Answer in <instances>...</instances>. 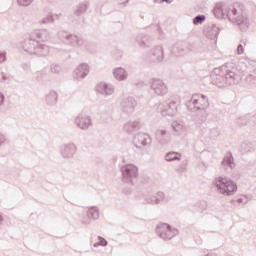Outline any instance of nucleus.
<instances>
[{
    "mask_svg": "<svg viewBox=\"0 0 256 256\" xmlns=\"http://www.w3.org/2000/svg\"><path fill=\"white\" fill-rule=\"evenodd\" d=\"M212 84L216 87H231L241 81V71L233 62L225 63L219 68H215L211 74Z\"/></svg>",
    "mask_w": 256,
    "mask_h": 256,
    "instance_id": "f257e3e1",
    "label": "nucleus"
},
{
    "mask_svg": "<svg viewBox=\"0 0 256 256\" xmlns=\"http://www.w3.org/2000/svg\"><path fill=\"white\" fill-rule=\"evenodd\" d=\"M51 39V33L47 29H39L33 31L28 39L23 43V49L30 55H37V57H47L49 55V46L47 41Z\"/></svg>",
    "mask_w": 256,
    "mask_h": 256,
    "instance_id": "f03ea898",
    "label": "nucleus"
},
{
    "mask_svg": "<svg viewBox=\"0 0 256 256\" xmlns=\"http://www.w3.org/2000/svg\"><path fill=\"white\" fill-rule=\"evenodd\" d=\"M185 105L191 113L205 111L209 107V98L205 94H193Z\"/></svg>",
    "mask_w": 256,
    "mask_h": 256,
    "instance_id": "7ed1b4c3",
    "label": "nucleus"
},
{
    "mask_svg": "<svg viewBox=\"0 0 256 256\" xmlns=\"http://www.w3.org/2000/svg\"><path fill=\"white\" fill-rule=\"evenodd\" d=\"M214 185L216 186L218 193H221V195L231 197V195H235V193H237V183L229 178H224L222 176L217 177L214 180Z\"/></svg>",
    "mask_w": 256,
    "mask_h": 256,
    "instance_id": "20e7f679",
    "label": "nucleus"
},
{
    "mask_svg": "<svg viewBox=\"0 0 256 256\" xmlns=\"http://www.w3.org/2000/svg\"><path fill=\"white\" fill-rule=\"evenodd\" d=\"M122 181L127 185H135L139 179V168L135 164H124L120 167Z\"/></svg>",
    "mask_w": 256,
    "mask_h": 256,
    "instance_id": "39448f33",
    "label": "nucleus"
},
{
    "mask_svg": "<svg viewBox=\"0 0 256 256\" xmlns=\"http://www.w3.org/2000/svg\"><path fill=\"white\" fill-rule=\"evenodd\" d=\"M58 39L64 43V45H70L71 47H83L85 45V40L83 38L65 30H60L58 32Z\"/></svg>",
    "mask_w": 256,
    "mask_h": 256,
    "instance_id": "423d86ee",
    "label": "nucleus"
},
{
    "mask_svg": "<svg viewBox=\"0 0 256 256\" xmlns=\"http://www.w3.org/2000/svg\"><path fill=\"white\" fill-rule=\"evenodd\" d=\"M156 235L163 241H171L173 237L179 235V229L171 226L168 223H159L156 226Z\"/></svg>",
    "mask_w": 256,
    "mask_h": 256,
    "instance_id": "0eeeda50",
    "label": "nucleus"
},
{
    "mask_svg": "<svg viewBox=\"0 0 256 256\" xmlns=\"http://www.w3.org/2000/svg\"><path fill=\"white\" fill-rule=\"evenodd\" d=\"M144 61L148 65L163 63V61H165V52L163 51V47L156 46L153 48L148 54L144 56Z\"/></svg>",
    "mask_w": 256,
    "mask_h": 256,
    "instance_id": "6e6552de",
    "label": "nucleus"
},
{
    "mask_svg": "<svg viewBox=\"0 0 256 256\" xmlns=\"http://www.w3.org/2000/svg\"><path fill=\"white\" fill-rule=\"evenodd\" d=\"M177 107H179L178 101L167 100L159 104L158 111H160L162 117H175L177 115Z\"/></svg>",
    "mask_w": 256,
    "mask_h": 256,
    "instance_id": "1a4fd4ad",
    "label": "nucleus"
},
{
    "mask_svg": "<svg viewBox=\"0 0 256 256\" xmlns=\"http://www.w3.org/2000/svg\"><path fill=\"white\" fill-rule=\"evenodd\" d=\"M143 205H167L169 203V196L163 191H158L155 195L144 197Z\"/></svg>",
    "mask_w": 256,
    "mask_h": 256,
    "instance_id": "9d476101",
    "label": "nucleus"
},
{
    "mask_svg": "<svg viewBox=\"0 0 256 256\" xmlns=\"http://www.w3.org/2000/svg\"><path fill=\"white\" fill-rule=\"evenodd\" d=\"M132 143L136 149H149L153 143V138L147 133H138L134 136Z\"/></svg>",
    "mask_w": 256,
    "mask_h": 256,
    "instance_id": "9b49d317",
    "label": "nucleus"
},
{
    "mask_svg": "<svg viewBox=\"0 0 256 256\" xmlns=\"http://www.w3.org/2000/svg\"><path fill=\"white\" fill-rule=\"evenodd\" d=\"M150 89L153 91L154 95L157 97H163L169 93V88H167V84L163 82L161 79L153 78L150 81Z\"/></svg>",
    "mask_w": 256,
    "mask_h": 256,
    "instance_id": "f8f14e48",
    "label": "nucleus"
},
{
    "mask_svg": "<svg viewBox=\"0 0 256 256\" xmlns=\"http://www.w3.org/2000/svg\"><path fill=\"white\" fill-rule=\"evenodd\" d=\"M221 25L215 23H209L204 27L203 33L212 41H217V37H219V33L221 32Z\"/></svg>",
    "mask_w": 256,
    "mask_h": 256,
    "instance_id": "ddd939ff",
    "label": "nucleus"
},
{
    "mask_svg": "<svg viewBox=\"0 0 256 256\" xmlns=\"http://www.w3.org/2000/svg\"><path fill=\"white\" fill-rule=\"evenodd\" d=\"M75 125L78 127V129H81L82 131H87V129L93 127V120L91 119V116L79 114L75 118Z\"/></svg>",
    "mask_w": 256,
    "mask_h": 256,
    "instance_id": "4468645a",
    "label": "nucleus"
},
{
    "mask_svg": "<svg viewBox=\"0 0 256 256\" xmlns=\"http://www.w3.org/2000/svg\"><path fill=\"white\" fill-rule=\"evenodd\" d=\"M120 107L123 113H126V115H131V113H133L137 107V100L131 96L124 98L120 103Z\"/></svg>",
    "mask_w": 256,
    "mask_h": 256,
    "instance_id": "2eb2a0df",
    "label": "nucleus"
},
{
    "mask_svg": "<svg viewBox=\"0 0 256 256\" xmlns=\"http://www.w3.org/2000/svg\"><path fill=\"white\" fill-rule=\"evenodd\" d=\"M75 153H77V146L73 143L64 144L60 147V155L63 159H73Z\"/></svg>",
    "mask_w": 256,
    "mask_h": 256,
    "instance_id": "dca6fc26",
    "label": "nucleus"
},
{
    "mask_svg": "<svg viewBox=\"0 0 256 256\" xmlns=\"http://www.w3.org/2000/svg\"><path fill=\"white\" fill-rule=\"evenodd\" d=\"M87 218L82 219V225H91V221L99 219V207L91 206L86 212Z\"/></svg>",
    "mask_w": 256,
    "mask_h": 256,
    "instance_id": "f3484780",
    "label": "nucleus"
},
{
    "mask_svg": "<svg viewBox=\"0 0 256 256\" xmlns=\"http://www.w3.org/2000/svg\"><path fill=\"white\" fill-rule=\"evenodd\" d=\"M155 139L159 145H169L171 141V134L165 129H157L155 132Z\"/></svg>",
    "mask_w": 256,
    "mask_h": 256,
    "instance_id": "a211bd4d",
    "label": "nucleus"
},
{
    "mask_svg": "<svg viewBox=\"0 0 256 256\" xmlns=\"http://www.w3.org/2000/svg\"><path fill=\"white\" fill-rule=\"evenodd\" d=\"M89 75V65L86 63L80 64L74 71V79L76 81H82V79H85Z\"/></svg>",
    "mask_w": 256,
    "mask_h": 256,
    "instance_id": "6ab92c4d",
    "label": "nucleus"
},
{
    "mask_svg": "<svg viewBox=\"0 0 256 256\" xmlns=\"http://www.w3.org/2000/svg\"><path fill=\"white\" fill-rule=\"evenodd\" d=\"M96 91L100 93V95H113V93H115V87L111 84L101 82L96 86Z\"/></svg>",
    "mask_w": 256,
    "mask_h": 256,
    "instance_id": "aec40b11",
    "label": "nucleus"
},
{
    "mask_svg": "<svg viewBox=\"0 0 256 256\" xmlns=\"http://www.w3.org/2000/svg\"><path fill=\"white\" fill-rule=\"evenodd\" d=\"M222 167H225V169H235V158H233V153L231 151H228L226 155L224 156L222 162H221Z\"/></svg>",
    "mask_w": 256,
    "mask_h": 256,
    "instance_id": "412c9836",
    "label": "nucleus"
},
{
    "mask_svg": "<svg viewBox=\"0 0 256 256\" xmlns=\"http://www.w3.org/2000/svg\"><path fill=\"white\" fill-rule=\"evenodd\" d=\"M57 101H59V94L56 91L51 90L46 94L45 103L49 107H55V105H57Z\"/></svg>",
    "mask_w": 256,
    "mask_h": 256,
    "instance_id": "4be33fe9",
    "label": "nucleus"
},
{
    "mask_svg": "<svg viewBox=\"0 0 256 256\" xmlns=\"http://www.w3.org/2000/svg\"><path fill=\"white\" fill-rule=\"evenodd\" d=\"M87 9H89V1L84 0L76 5L74 15L76 17H81L84 13H87Z\"/></svg>",
    "mask_w": 256,
    "mask_h": 256,
    "instance_id": "5701e85b",
    "label": "nucleus"
},
{
    "mask_svg": "<svg viewBox=\"0 0 256 256\" xmlns=\"http://www.w3.org/2000/svg\"><path fill=\"white\" fill-rule=\"evenodd\" d=\"M136 43L139 45V47H151V36L147 34H139L136 37Z\"/></svg>",
    "mask_w": 256,
    "mask_h": 256,
    "instance_id": "b1692460",
    "label": "nucleus"
},
{
    "mask_svg": "<svg viewBox=\"0 0 256 256\" xmlns=\"http://www.w3.org/2000/svg\"><path fill=\"white\" fill-rule=\"evenodd\" d=\"M141 129V122L139 121H130L124 124L123 130L126 133H135V131H139Z\"/></svg>",
    "mask_w": 256,
    "mask_h": 256,
    "instance_id": "393cba45",
    "label": "nucleus"
},
{
    "mask_svg": "<svg viewBox=\"0 0 256 256\" xmlns=\"http://www.w3.org/2000/svg\"><path fill=\"white\" fill-rule=\"evenodd\" d=\"M113 76L117 81H125V79L129 77V74H127V70H125V68L118 67L113 70Z\"/></svg>",
    "mask_w": 256,
    "mask_h": 256,
    "instance_id": "a878e982",
    "label": "nucleus"
},
{
    "mask_svg": "<svg viewBox=\"0 0 256 256\" xmlns=\"http://www.w3.org/2000/svg\"><path fill=\"white\" fill-rule=\"evenodd\" d=\"M164 159L168 163H172L173 161H181V153L175 151L168 152L164 156Z\"/></svg>",
    "mask_w": 256,
    "mask_h": 256,
    "instance_id": "bb28decb",
    "label": "nucleus"
},
{
    "mask_svg": "<svg viewBox=\"0 0 256 256\" xmlns=\"http://www.w3.org/2000/svg\"><path fill=\"white\" fill-rule=\"evenodd\" d=\"M172 129L175 131L176 135H181V133H185V123L174 121L172 123Z\"/></svg>",
    "mask_w": 256,
    "mask_h": 256,
    "instance_id": "cd10ccee",
    "label": "nucleus"
},
{
    "mask_svg": "<svg viewBox=\"0 0 256 256\" xmlns=\"http://www.w3.org/2000/svg\"><path fill=\"white\" fill-rule=\"evenodd\" d=\"M171 53L172 55H175V57H183V55H185V49L183 46L176 44L172 46Z\"/></svg>",
    "mask_w": 256,
    "mask_h": 256,
    "instance_id": "c85d7f7f",
    "label": "nucleus"
},
{
    "mask_svg": "<svg viewBox=\"0 0 256 256\" xmlns=\"http://www.w3.org/2000/svg\"><path fill=\"white\" fill-rule=\"evenodd\" d=\"M213 15L216 19H225V10L223 7L216 5L213 9Z\"/></svg>",
    "mask_w": 256,
    "mask_h": 256,
    "instance_id": "c756f323",
    "label": "nucleus"
},
{
    "mask_svg": "<svg viewBox=\"0 0 256 256\" xmlns=\"http://www.w3.org/2000/svg\"><path fill=\"white\" fill-rule=\"evenodd\" d=\"M225 15L227 19H229V21L232 23L233 19L237 17V8H235V6H231L225 11Z\"/></svg>",
    "mask_w": 256,
    "mask_h": 256,
    "instance_id": "7c9ffc66",
    "label": "nucleus"
},
{
    "mask_svg": "<svg viewBox=\"0 0 256 256\" xmlns=\"http://www.w3.org/2000/svg\"><path fill=\"white\" fill-rule=\"evenodd\" d=\"M251 149H253V144L251 142H243L239 147V151L241 155H245V153H249Z\"/></svg>",
    "mask_w": 256,
    "mask_h": 256,
    "instance_id": "2f4dec72",
    "label": "nucleus"
},
{
    "mask_svg": "<svg viewBox=\"0 0 256 256\" xmlns=\"http://www.w3.org/2000/svg\"><path fill=\"white\" fill-rule=\"evenodd\" d=\"M207 19V16L203 15V14H198L197 16H195L192 20L193 25H203V23H205Z\"/></svg>",
    "mask_w": 256,
    "mask_h": 256,
    "instance_id": "473e14b6",
    "label": "nucleus"
},
{
    "mask_svg": "<svg viewBox=\"0 0 256 256\" xmlns=\"http://www.w3.org/2000/svg\"><path fill=\"white\" fill-rule=\"evenodd\" d=\"M232 23L236 25H245V23H247V18L243 14L238 15L234 19H232Z\"/></svg>",
    "mask_w": 256,
    "mask_h": 256,
    "instance_id": "72a5a7b5",
    "label": "nucleus"
},
{
    "mask_svg": "<svg viewBox=\"0 0 256 256\" xmlns=\"http://www.w3.org/2000/svg\"><path fill=\"white\" fill-rule=\"evenodd\" d=\"M246 82L252 85H256V69L253 70L247 77Z\"/></svg>",
    "mask_w": 256,
    "mask_h": 256,
    "instance_id": "f704fd0d",
    "label": "nucleus"
},
{
    "mask_svg": "<svg viewBox=\"0 0 256 256\" xmlns=\"http://www.w3.org/2000/svg\"><path fill=\"white\" fill-rule=\"evenodd\" d=\"M34 77H35L36 81H43L47 77V71H45V70L38 71L34 74Z\"/></svg>",
    "mask_w": 256,
    "mask_h": 256,
    "instance_id": "c9c22d12",
    "label": "nucleus"
},
{
    "mask_svg": "<svg viewBox=\"0 0 256 256\" xmlns=\"http://www.w3.org/2000/svg\"><path fill=\"white\" fill-rule=\"evenodd\" d=\"M55 21V19L53 18V15L52 14H48L46 17H44L42 20H41V24L42 25H47L49 23H53Z\"/></svg>",
    "mask_w": 256,
    "mask_h": 256,
    "instance_id": "e433bc0d",
    "label": "nucleus"
},
{
    "mask_svg": "<svg viewBox=\"0 0 256 256\" xmlns=\"http://www.w3.org/2000/svg\"><path fill=\"white\" fill-rule=\"evenodd\" d=\"M11 76L5 72H0V83H9Z\"/></svg>",
    "mask_w": 256,
    "mask_h": 256,
    "instance_id": "4c0bfd02",
    "label": "nucleus"
},
{
    "mask_svg": "<svg viewBox=\"0 0 256 256\" xmlns=\"http://www.w3.org/2000/svg\"><path fill=\"white\" fill-rule=\"evenodd\" d=\"M238 203V205H241V203H243L244 205H247V203H249V199H247V196H244V198H237L232 199L231 203Z\"/></svg>",
    "mask_w": 256,
    "mask_h": 256,
    "instance_id": "58836bf2",
    "label": "nucleus"
},
{
    "mask_svg": "<svg viewBox=\"0 0 256 256\" xmlns=\"http://www.w3.org/2000/svg\"><path fill=\"white\" fill-rule=\"evenodd\" d=\"M51 73H55L56 75H59L61 73V67L58 64H52L50 66Z\"/></svg>",
    "mask_w": 256,
    "mask_h": 256,
    "instance_id": "ea45409f",
    "label": "nucleus"
},
{
    "mask_svg": "<svg viewBox=\"0 0 256 256\" xmlns=\"http://www.w3.org/2000/svg\"><path fill=\"white\" fill-rule=\"evenodd\" d=\"M33 1L35 0H17V3L20 7H29Z\"/></svg>",
    "mask_w": 256,
    "mask_h": 256,
    "instance_id": "a19ab883",
    "label": "nucleus"
},
{
    "mask_svg": "<svg viewBox=\"0 0 256 256\" xmlns=\"http://www.w3.org/2000/svg\"><path fill=\"white\" fill-rule=\"evenodd\" d=\"M3 63H7V52L6 51H0V65H3Z\"/></svg>",
    "mask_w": 256,
    "mask_h": 256,
    "instance_id": "79ce46f5",
    "label": "nucleus"
},
{
    "mask_svg": "<svg viewBox=\"0 0 256 256\" xmlns=\"http://www.w3.org/2000/svg\"><path fill=\"white\" fill-rule=\"evenodd\" d=\"M210 137H212L213 139H215V137H219V128H217V126L210 129Z\"/></svg>",
    "mask_w": 256,
    "mask_h": 256,
    "instance_id": "37998d69",
    "label": "nucleus"
},
{
    "mask_svg": "<svg viewBox=\"0 0 256 256\" xmlns=\"http://www.w3.org/2000/svg\"><path fill=\"white\" fill-rule=\"evenodd\" d=\"M178 171L179 173H185V171H187V161H183L180 163Z\"/></svg>",
    "mask_w": 256,
    "mask_h": 256,
    "instance_id": "c03bdc74",
    "label": "nucleus"
},
{
    "mask_svg": "<svg viewBox=\"0 0 256 256\" xmlns=\"http://www.w3.org/2000/svg\"><path fill=\"white\" fill-rule=\"evenodd\" d=\"M98 242L101 247H107L108 245L107 239H105L103 236H98Z\"/></svg>",
    "mask_w": 256,
    "mask_h": 256,
    "instance_id": "a18cd8bd",
    "label": "nucleus"
},
{
    "mask_svg": "<svg viewBox=\"0 0 256 256\" xmlns=\"http://www.w3.org/2000/svg\"><path fill=\"white\" fill-rule=\"evenodd\" d=\"M248 121H247V117H241L237 120V124L241 125L242 127L247 125Z\"/></svg>",
    "mask_w": 256,
    "mask_h": 256,
    "instance_id": "49530a36",
    "label": "nucleus"
},
{
    "mask_svg": "<svg viewBox=\"0 0 256 256\" xmlns=\"http://www.w3.org/2000/svg\"><path fill=\"white\" fill-rule=\"evenodd\" d=\"M243 53H245V48L243 47V44H238L237 55H243Z\"/></svg>",
    "mask_w": 256,
    "mask_h": 256,
    "instance_id": "de8ad7c7",
    "label": "nucleus"
},
{
    "mask_svg": "<svg viewBox=\"0 0 256 256\" xmlns=\"http://www.w3.org/2000/svg\"><path fill=\"white\" fill-rule=\"evenodd\" d=\"M5 143H7V137H5L3 134H0V147H3Z\"/></svg>",
    "mask_w": 256,
    "mask_h": 256,
    "instance_id": "09e8293b",
    "label": "nucleus"
},
{
    "mask_svg": "<svg viewBox=\"0 0 256 256\" xmlns=\"http://www.w3.org/2000/svg\"><path fill=\"white\" fill-rule=\"evenodd\" d=\"M5 104V94L0 91V107Z\"/></svg>",
    "mask_w": 256,
    "mask_h": 256,
    "instance_id": "8fccbe9b",
    "label": "nucleus"
},
{
    "mask_svg": "<svg viewBox=\"0 0 256 256\" xmlns=\"http://www.w3.org/2000/svg\"><path fill=\"white\" fill-rule=\"evenodd\" d=\"M114 59H121L123 57V54H113Z\"/></svg>",
    "mask_w": 256,
    "mask_h": 256,
    "instance_id": "3c124183",
    "label": "nucleus"
},
{
    "mask_svg": "<svg viewBox=\"0 0 256 256\" xmlns=\"http://www.w3.org/2000/svg\"><path fill=\"white\" fill-rule=\"evenodd\" d=\"M154 3H157L158 5H163L164 0H154Z\"/></svg>",
    "mask_w": 256,
    "mask_h": 256,
    "instance_id": "603ef678",
    "label": "nucleus"
},
{
    "mask_svg": "<svg viewBox=\"0 0 256 256\" xmlns=\"http://www.w3.org/2000/svg\"><path fill=\"white\" fill-rule=\"evenodd\" d=\"M127 3H129V0H126L124 2H120L119 5L125 7V5H127Z\"/></svg>",
    "mask_w": 256,
    "mask_h": 256,
    "instance_id": "864d4df0",
    "label": "nucleus"
},
{
    "mask_svg": "<svg viewBox=\"0 0 256 256\" xmlns=\"http://www.w3.org/2000/svg\"><path fill=\"white\" fill-rule=\"evenodd\" d=\"M164 3H166L167 5H171V3H173V0H164Z\"/></svg>",
    "mask_w": 256,
    "mask_h": 256,
    "instance_id": "5fc2aeb1",
    "label": "nucleus"
},
{
    "mask_svg": "<svg viewBox=\"0 0 256 256\" xmlns=\"http://www.w3.org/2000/svg\"><path fill=\"white\" fill-rule=\"evenodd\" d=\"M3 221H4L3 215H1V213H0V225H3Z\"/></svg>",
    "mask_w": 256,
    "mask_h": 256,
    "instance_id": "6e6d98bb",
    "label": "nucleus"
},
{
    "mask_svg": "<svg viewBox=\"0 0 256 256\" xmlns=\"http://www.w3.org/2000/svg\"><path fill=\"white\" fill-rule=\"evenodd\" d=\"M157 31H158V33H161V32H162L161 26H160L159 24H157Z\"/></svg>",
    "mask_w": 256,
    "mask_h": 256,
    "instance_id": "4d7b16f0",
    "label": "nucleus"
},
{
    "mask_svg": "<svg viewBox=\"0 0 256 256\" xmlns=\"http://www.w3.org/2000/svg\"><path fill=\"white\" fill-rule=\"evenodd\" d=\"M93 246H94V247H99V246H101V244H100L99 241H98V242H95Z\"/></svg>",
    "mask_w": 256,
    "mask_h": 256,
    "instance_id": "13d9d810",
    "label": "nucleus"
},
{
    "mask_svg": "<svg viewBox=\"0 0 256 256\" xmlns=\"http://www.w3.org/2000/svg\"><path fill=\"white\" fill-rule=\"evenodd\" d=\"M201 121H202V123H205V118L202 117V118H201Z\"/></svg>",
    "mask_w": 256,
    "mask_h": 256,
    "instance_id": "bf43d9fd",
    "label": "nucleus"
},
{
    "mask_svg": "<svg viewBox=\"0 0 256 256\" xmlns=\"http://www.w3.org/2000/svg\"><path fill=\"white\" fill-rule=\"evenodd\" d=\"M24 69H29V66H28V65H25V66H24Z\"/></svg>",
    "mask_w": 256,
    "mask_h": 256,
    "instance_id": "052dcab7",
    "label": "nucleus"
},
{
    "mask_svg": "<svg viewBox=\"0 0 256 256\" xmlns=\"http://www.w3.org/2000/svg\"><path fill=\"white\" fill-rule=\"evenodd\" d=\"M90 53H95V50H90Z\"/></svg>",
    "mask_w": 256,
    "mask_h": 256,
    "instance_id": "680f3d73",
    "label": "nucleus"
}]
</instances>
